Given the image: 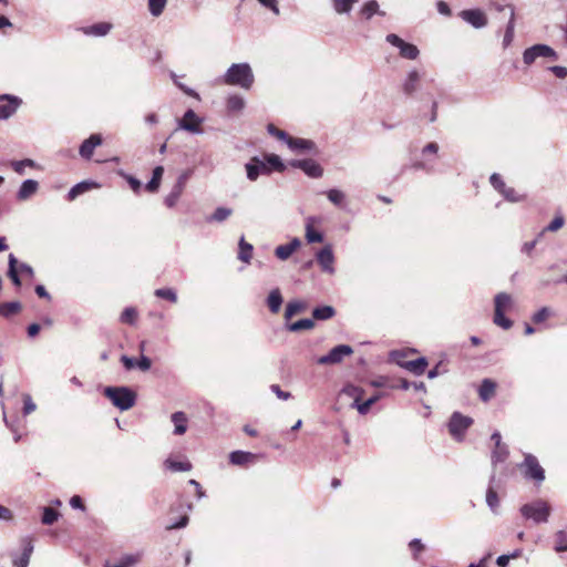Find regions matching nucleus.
<instances>
[{
  "label": "nucleus",
  "mask_w": 567,
  "mask_h": 567,
  "mask_svg": "<svg viewBox=\"0 0 567 567\" xmlns=\"http://www.w3.org/2000/svg\"><path fill=\"white\" fill-rule=\"evenodd\" d=\"M538 58H547L555 61L558 59V55L556 51L547 44H535L523 52V61L526 65L533 64Z\"/></svg>",
  "instance_id": "4"
},
{
  "label": "nucleus",
  "mask_w": 567,
  "mask_h": 567,
  "mask_svg": "<svg viewBox=\"0 0 567 567\" xmlns=\"http://www.w3.org/2000/svg\"><path fill=\"white\" fill-rule=\"evenodd\" d=\"M300 239L295 237L293 239L290 240V243L277 246L275 249V255L280 260H287L297 249L300 248Z\"/></svg>",
  "instance_id": "21"
},
{
  "label": "nucleus",
  "mask_w": 567,
  "mask_h": 567,
  "mask_svg": "<svg viewBox=\"0 0 567 567\" xmlns=\"http://www.w3.org/2000/svg\"><path fill=\"white\" fill-rule=\"evenodd\" d=\"M8 264H9V267H8V276H9V278L12 280L14 286L20 287L21 286V279H20V275H19L18 268H17L18 260L14 257L13 254L9 255V262Z\"/></svg>",
  "instance_id": "37"
},
{
  "label": "nucleus",
  "mask_w": 567,
  "mask_h": 567,
  "mask_svg": "<svg viewBox=\"0 0 567 567\" xmlns=\"http://www.w3.org/2000/svg\"><path fill=\"white\" fill-rule=\"evenodd\" d=\"M524 468V476L528 480L535 481L536 484H540L545 480V471L540 466L536 456L526 454L524 462L519 465Z\"/></svg>",
  "instance_id": "5"
},
{
  "label": "nucleus",
  "mask_w": 567,
  "mask_h": 567,
  "mask_svg": "<svg viewBox=\"0 0 567 567\" xmlns=\"http://www.w3.org/2000/svg\"><path fill=\"white\" fill-rule=\"evenodd\" d=\"M155 296L158 298L169 300L171 302H174V303L177 301V295H176L175 290H173L171 288L156 289Z\"/></svg>",
  "instance_id": "54"
},
{
  "label": "nucleus",
  "mask_w": 567,
  "mask_h": 567,
  "mask_svg": "<svg viewBox=\"0 0 567 567\" xmlns=\"http://www.w3.org/2000/svg\"><path fill=\"white\" fill-rule=\"evenodd\" d=\"M231 214H233V209L231 208H228V207H217L215 209V212L213 213V215H210L207 218V221H209V223H212V221L221 223V221L226 220L228 217H230Z\"/></svg>",
  "instance_id": "41"
},
{
  "label": "nucleus",
  "mask_w": 567,
  "mask_h": 567,
  "mask_svg": "<svg viewBox=\"0 0 567 567\" xmlns=\"http://www.w3.org/2000/svg\"><path fill=\"white\" fill-rule=\"evenodd\" d=\"M315 327V322L312 319L305 318L300 319L296 322H292L288 326V330L292 332L301 331V330H310Z\"/></svg>",
  "instance_id": "45"
},
{
  "label": "nucleus",
  "mask_w": 567,
  "mask_h": 567,
  "mask_svg": "<svg viewBox=\"0 0 567 567\" xmlns=\"http://www.w3.org/2000/svg\"><path fill=\"white\" fill-rule=\"evenodd\" d=\"M164 173L163 166H156L153 169V175L151 181L146 184V189L151 193L156 192L159 187L161 179Z\"/></svg>",
  "instance_id": "38"
},
{
  "label": "nucleus",
  "mask_w": 567,
  "mask_h": 567,
  "mask_svg": "<svg viewBox=\"0 0 567 567\" xmlns=\"http://www.w3.org/2000/svg\"><path fill=\"white\" fill-rule=\"evenodd\" d=\"M342 394L348 395L349 398H352L353 402L351 404V408L357 409V404H360V402L362 401L364 390L362 388L353 385V384H347L342 389Z\"/></svg>",
  "instance_id": "28"
},
{
  "label": "nucleus",
  "mask_w": 567,
  "mask_h": 567,
  "mask_svg": "<svg viewBox=\"0 0 567 567\" xmlns=\"http://www.w3.org/2000/svg\"><path fill=\"white\" fill-rule=\"evenodd\" d=\"M353 353V349L348 344H339L332 348L328 354L319 357L317 359V363L320 365H331L338 364L343 361V359Z\"/></svg>",
  "instance_id": "7"
},
{
  "label": "nucleus",
  "mask_w": 567,
  "mask_h": 567,
  "mask_svg": "<svg viewBox=\"0 0 567 567\" xmlns=\"http://www.w3.org/2000/svg\"><path fill=\"white\" fill-rule=\"evenodd\" d=\"M102 144V137L100 134H92L89 138H86L80 146V155L90 159L93 155L94 148Z\"/></svg>",
  "instance_id": "22"
},
{
  "label": "nucleus",
  "mask_w": 567,
  "mask_h": 567,
  "mask_svg": "<svg viewBox=\"0 0 567 567\" xmlns=\"http://www.w3.org/2000/svg\"><path fill=\"white\" fill-rule=\"evenodd\" d=\"M421 78L422 75L417 70H410L402 82L403 93L409 96L414 94L420 86Z\"/></svg>",
  "instance_id": "18"
},
{
  "label": "nucleus",
  "mask_w": 567,
  "mask_h": 567,
  "mask_svg": "<svg viewBox=\"0 0 567 567\" xmlns=\"http://www.w3.org/2000/svg\"><path fill=\"white\" fill-rule=\"evenodd\" d=\"M489 182L492 186L499 193L507 186L502 179V176L497 173L491 175Z\"/></svg>",
  "instance_id": "60"
},
{
  "label": "nucleus",
  "mask_w": 567,
  "mask_h": 567,
  "mask_svg": "<svg viewBox=\"0 0 567 567\" xmlns=\"http://www.w3.org/2000/svg\"><path fill=\"white\" fill-rule=\"evenodd\" d=\"M39 189V183L34 179H25L19 190L17 192L18 200H28L31 198Z\"/></svg>",
  "instance_id": "23"
},
{
  "label": "nucleus",
  "mask_w": 567,
  "mask_h": 567,
  "mask_svg": "<svg viewBox=\"0 0 567 567\" xmlns=\"http://www.w3.org/2000/svg\"><path fill=\"white\" fill-rule=\"evenodd\" d=\"M23 551L19 558H13V565L16 567H28L30 557L33 553V544L30 538H24L22 540Z\"/></svg>",
  "instance_id": "25"
},
{
  "label": "nucleus",
  "mask_w": 567,
  "mask_h": 567,
  "mask_svg": "<svg viewBox=\"0 0 567 567\" xmlns=\"http://www.w3.org/2000/svg\"><path fill=\"white\" fill-rule=\"evenodd\" d=\"M164 465L172 472H188L192 470V464L188 461H174L172 458H167L164 462Z\"/></svg>",
  "instance_id": "36"
},
{
  "label": "nucleus",
  "mask_w": 567,
  "mask_h": 567,
  "mask_svg": "<svg viewBox=\"0 0 567 567\" xmlns=\"http://www.w3.org/2000/svg\"><path fill=\"white\" fill-rule=\"evenodd\" d=\"M386 41L393 47L398 48L400 55L404 59L415 60L420 54V51L416 45L405 42L394 33L388 34Z\"/></svg>",
  "instance_id": "8"
},
{
  "label": "nucleus",
  "mask_w": 567,
  "mask_h": 567,
  "mask_svg": "<svg viewBox=\"0 0 567 567\" xmlns=\"http://www.w3.org/2000/svg\"><path fill=\"white\" fill-rule=\"evenodd\" d=\"M473 424V419L470 416H465L460 412H454L449 422V431L451 435L457 440L462 441L465 431Z\"/></svg>",
  "instance_id": "6"
},
{
  "label": "nucleus",
  "mask_w": 567,
  "mask_h": 567,
  "mask_svg": "<svg viewBox=\"0 0 567 567\" xmlns=\"http://www.w3.org/2000/svg\"><path fill=\"white\" fill-rule=\"evenodd\" d=\"M137 312L134 308H126L121 315V321L124 323L133 324L136 320Z\"/></svg>",
  "instance_id": "58"
},
{
  "label": "nucleus",
  "mask_w": 567,
  "mask_h": 567,
  "mask_svg": "<svg viewBox=\"0 0 567 567\" xmlns=\"http://www.w3.org/2000/svg\"><path fill=\"white\" fill-rule=\"evenodd\" d=\"M495 390H496V383L494 381H492L491 379H484L482 381L480 390H478L481 400L484 402L489 401L494 396Z\"/></svg>",
  "instance_id": "29"
},
{
  "label": "nucleus",
  "mask_w": 567,
  "mask_h": 567,
  "mask_svg": "<svg viewBox=\"0 0 567 567\" xmlns=\"http://www.w3.org/2000/svg\"><path fill=\"white\" fill-rule=\"evenodd\" d=\"M316 260L323 272L329 275H333L336 272V257L333 254V248L330 244H327L316 252Z\"/></svg>",
  "instance_id": "9"
},
{
  "label": "nucleus",
  "mask_w": 567,
  "mask_h": 567,
  "mask_svg": "<svg viewBox=\"0 0 567 567\" xmlns=\"http://www.w3.org/2000/svg\"><path fill=\"white\" fill-rule=\"evenodd\" d=\"M553 315V311L548 307H543L536 311L532 318L534 323H542Z\"/></svg>",
  "instance_id": "55"
},
{
  "label": "nucleus",
  "mask_w": 567,
  "mask_h": 567,
  "mask_svg": "<svg viewBox=\"0 0 567 567\" xmlns=\"http://www.w3.org/2000/svg\"><path fill=\"white\" fill-rule=\"evenodd\" d=\"M357 0H332L337 13H349Z\"/></svg>",
  "instance_id": "46"
},
{
  "label": "nucleus",
  "mask_w": 567,
  "mask_h": 567,
  "mask_svg": "<svg viewBox=\"0 0 567 567\" xmlns=\"http://www.w3.org/2000/svg\"><path fill=\"white\" fill-rule=\"evenodd\" d=\"M247 178L251 182L257 181L260 175H269L271 167L258 157H252L250 162L245 165Z\"/></svg>",
  "instance_id": "13"
},
{
  "label": "nucleus",
  "mask_w": 567,
  "mask_h": 567,
  "mask_svg": "<svg viewBox=\"0 0 567 567\" xmlns=\"http://www.w3.org/2000/svg\"><path fill=\"white\" fill-rule=\"evenodd\" d=\"M202 122L203 120L198 117L193 110H187L184 116L178 121V128L190 132L193 134H202Z\"/></svg>",
  "instance_id": "12"
},
{
  "label": "nucleus",
  "mask_w": 567,
  "mask_h": 567,
  "mask_svg": "<svg viewBox=\"0 0 567 567\" xmlns=\"http://www.w3.org/2000/svg\"><path fill=\"white\" fill-rule=\"evenodd\" d=\"M486 503H487L488 507L491 508V511L496 513V511L498 508L499 501H498L497 493L492 487H489L486 492Z\"/></svg>",
  "instance_id": "53"
},
{
  "label": "nucleus",
  "mask_w": 567,
  "mask_h": 567,
  "mask_svg": "<svg viewBox=\"0 0 567 567\" xmlns=\"http://www.w3.org/2000/svg\"><path fill=\"white\" fill-rule=\"evenodd\" d=\"M391 355L396 361V363L399 365L408 369L409 371H411L412 373H414L416 375H421L427 365L425 358H417V359L411 360V361H401V360H399V357H402V354L400 352L394 351V352H392Z\"/></svg>",
  "instance_id": "14"
},
{
  "label": "nucleus",
  "mask_w": 567,
  "mask_h": 567,
  "mask_svg": "<svg viewBox=\"0 0 567 567\" xmlns=\"http://www.w3.org/2000/svg\"><path fill=\"white\" fill-rule=\"evenodd\" d=\"M328 199L338 207H343L346 204V194L337 188L327 192Z\"/></svg>",
  "instance_id": "43"
},
{
  "label": "nucleus",
  "mask_w": 567,
  "mask_h": 567,
  "mask_svg": "<svg viewBox=\"0 0 567 567\" xmlns=\"http://www.w3.org/2000/svg\"><path fill=\"white\" fill-rule=\"evenodd\" d=\"M186 179H187L186 174H182L178 177L176 184L173 186L172 190L164 199V203L167 207L172 208L176 205V203L178 202V199L184 190Z\"/></svg>",
  "instance_id": "20"
},
{
  "label": "nucleus",
  "mask_w": 567,
  "mask_h": 567,
  "mask_svg": "<svg viewBox=\"0 0 567 567\" xmlns=\"http://www.w3.org/2000/svg\"><path fill=\"white\" fill-rule=\"evenodd\" d=\"M564 217L563 216H556L549 224L548 226L545 228V230H548V231H556L558 229H560L563 226H564Z\"/></svg>",
  "instance_id": "63"
},
{
  "label": "nucleus",
  "mask_w": 567,
  "mask_h": 567,
  "mask_svg": "<svg viewBox=\"0 0 567 567\" xmlns=\"http://www.w3.org/2000/svg\"><path fill=\"white\" fill-rule=\"evenodd\" d=\"M494 323L505 330L509 329L513 326V321L506 318L505 312L503 311H495Z\"/></svg>",
  "instance_id": "50"
},
{
  "label": "nucleus",
  "mask_w": 567,
  "mask_h": 567,
  "mask_svg": "<svg viewBox=\"0 0 567 567\" xmlns=\"http://www.w3.org/2000/svg\"><path fill=\"white\" fill-rule=\"evenodd\" d=\"M460 17L476 29L484 28L487 24V18L480 9L463 10Z\"/></svg>",
  "instance_id": "15"
},
{
  "label": "nucleus",
  "mask_w": 567,
  "mask_h": 567,
  "mask_svg": "<svg viewBox=\"0 0 567 567\" xmlns=\"http://www.w3.org/2000/svg\"><path fill=\"white\" fill-rule=\"evenodd\" d=\"M267 305L272 313L279 312L282 305V296L278 288H275L269 292Z\"/></svg>",
  "instance_id": "31"
},
{
  "label": "nucleus",
  "mask_w": 567,
  "mask_h": 567,
  "mask_svg": "<svg viewBox=\"0 0 567 567\" xmlns=\"http://www.w3.org/2000/svg\"><path fill=\"white\" fill-rule=\"evenodd\" d=\"M167 0H148V10L153 17L162 14L166 7Z\"/></svg>",
  "instance_id": "48"
},
{
  "label": "nucleus",
  "mask_w": 567,
  "mask_h": 567,
  "mask_svg": "<svg viewBox=\"0 0 567 567\" xmlns=\"http://www.w3.org/2000/svg\"><path fill=\"white\" fill-rule=\"evenodd\" d=\"M245 100L238 94H231L227 97L226 106L230 113H239L245 107Z\"/></svg>",
  "instance_id": "33"
},
{
  "label": "nucleus",
  "mask_w": 567,
  "mask_h": 567,
  "mask_svg": "<svg viewBox=\"0 0 567 567\" xmlns=\"http://www.w3.org/2000/svg\"><path fill=\"white\" fill-rule=\"evenodd\" d=\"M239 251H238V259L249 264L252 258V250L254 247L251 244L247 243L244 238V236L240 237L238 243Z\"/></svg>",
  "instance_id": "30"
},
{
  "label": "nucleus",
  "mask_w": 567,
  "mask_h": 567,
  "mask_svg": "<svg viewBox=\"0 0 567 567\" xmlns=\"http://www.w3.org/2000/svg\"><path fill=\"white\" fill-rule=\"evenodd\" d=\"M336 310L331 306L317 307L312 311V316L316 320H327L334 316Z\"/></svg>",
  "instance_id": "40"
},
{
  "label": "nucleus",
  "mask_w": 567,
  "mask_h": 567,
  "mask_svg": "<svg viewBox=\"0 0 567 567\" xmlns=\"http://www.w3.org/2000/svg\"><path fill=\"white\" fill-rule=\"evenodd\" d=\"M286 144L291 151L298 153H310L316 150V144L311 140L300 137L289 136Z\"/></svg>",
  "instance_id": "19"
},
{
  "label": "nucleus",
  "mask_w": 567,
  "mask_h": 567,
  "mask_svg": "<svg viewBox=\"0 0 567 567\" xmlns=\"http://www.w3.org/2000/svg\"><path fill=\"white\" fill-rule=\"evenodd\" d=\"M289 165L291 167L301 169L307 176L311 178H319L323 175V168L312 158L293 159L289 163Z\"/></svg>",
  "instance_id": "10"
},
{
  "label": "nucleus",
  "mask_w": 567,
  "mask_h": 567,
  "mask_svg": "<svg viewBox=\"0 0 567 567\" xmlns=\"http://www.w3.org/2000/svg\"><path fill=\"white\" fill-rule=\"evenodd\" d=\"M495 311H507L513 306L512 297L506 292H501L495 296Z\"/></svg>",
  "instance_id": "34"
},
{
  "label": "nucleus",
  "mask_w": 567,
  "mask_h": 567,
  "mask_svg": "<svg viewBox=\"0 0 567 567\" xmlns=\"http://www.w3.org/2000/svg\"><path fill=\"white\" fill-rule=\"evenodd\" d=\"M172 422L174 423V434L183 435L187 431V416L184 412L178 411L172 414Z\"/></svg>",
  "instance_id": "27"
},
{
  "label": "nucleus",
  "mask_w": 567,
  "mask_h": 567,
  "mask_svg": "<svg viewBox=\"0 0 567 567\" xmlns=\"http://www.w3.org/2000/svg\"><path fill=\"white\" fill-rule=\"evenodd\" d=\"M12 168L16 173L22 175L24 173L25 167H35V162L33 159H22V161H14L11 163Z\"/></svg>",
  "instance_id": "51"
},
{
  "label": "nucleus",
  "mask_w": 567,
  "mask_h": 567,
  "mask_svg": "<svg viewBox=\"0 0 567 567\" xmlns=\"http://www.w3.org/2000/svg\"><path fill=\"white\" fill-rule=\"evenodd\" d=\"M258 2L265 8L271 10L276 16H279L280 10L277 0H258Z\"/></svg>",
  "instance_id": "64"
},
{
  "label": "nucleus",
  "mask_w": 567,
  "mask_h": 567,
  "mask_svg": "<svg viewBox=\"0 0 567 567\" xmlns=\"http://www.w3.org/2000/svg\"><path fill=\"white\" fill-rule=\"evenodd\" d=\"M320 223L321 218L317 216H309L306 218L305 236L309 244L321 243L323 240V235L315 229V225H319Z\"/></svg>",
  "instance_id": "16"
},
{
  "label": "nucleus",
  "mask_w": 567,
  "mask_h": 567,
  "mask_svg": "<svg viewBox=\"0 0 567 567\" xmlns=\"http://www.w3.org/2000/svg\"><path fill=\"white\" fill-rule=\"evenodd\" d=\"M267 131L270 135L277 137L278 140L282 141L286 143V141L288 140L289 135L285 132V131H281L279 128H277L275 125L272 124H269L267 126Z\"/></svg>",
  "instance_id": "59"
},
{
  "label": "nucleus",
  "mask_w": 567,
  "mask_h": 567,
  "mask_svg": "<svg viewBox=\"0 0 567 567\" xmlns=\"http://www.w3.org/2000/svg\"><path fill=\"white\" fill-rule=\"evenodd\" d=\"M58 517L59 513L55 509L51 507H44L41 520L44 525H52L54 522L58 520Z\"/></svg>",
  "instance_id": "52"
},
{
  "label": "nucleus",
  "mask_w": 567,
  "mask_h": 567,
  "mask_svg": "<svg viewBox=\"0 0 567 567\" xmlns=\"http://www.w3.org/2000/svg\"><path fill=\"white\" fill-rule=\"evenodd\" d=\"M17 268H18L19 275H22L30 279H32L34 277V270L30 265H28L25 262H21V264H17Z\"/></svg>",
  "instance_id": "61"
},
{
  "label": "nucleus",
  "mask_w": 567,
  "mask_h": 567,
  "mask_svg": "<svg viewBox=\"0 0 567 567\" xmlns=\"http://www.w3.org/2000/svg\"><path fill=\"white\" fill-rule=\"evenodd\" d=\"M255 81L251 66L248 63L231 64L223 76V82L227 85L239 86L249 90Z\"/></svg>",
  "instance_id": "1"
},
{
  "label": "nucleus",
  "mask_w": 567,
  "mask_h": 567,
  "mask_svg": "<svg viewBox=\"0 0 567 567\" xmlns=\"http://www.w3.org/2000/svg\"><path fill=\"white\" fill-rule=\"evenodd\" d=\"M509 10V21L506 25L505 34L503 38V47L508 48L513 40H514V33H515V8L514 6H508Z\"/></svg>",
  "instance_id": "26"
},
{
  "label": "nucleus",
  "mask_w": 567,
  "mask_h": 567,
  "mask_svg": "<svg viewBox=\"0 0 567 567\" xmlns=\"http://www.w3.org/2000/svg\"><path fill=\"white\" fill-rule=\"evenodd\" d=\"M21 303L19 301L3 302L0 305V316L3 318H10L17 315L21 310Z\"/></svg>",
  "instance_id": "35"
},
{
  "label": "nucleus",
  "mask_w": 567,
  "mask_h": 567,
  "mask_svg": "<svg viewBox=\"0 0 567 567\" xmlns=\"http://www.w3.org/2000/svg\"><path fill=\"white\" fill-rule=\"evenodd\" d=\"M104 395L121 411L130 410L136 402L135 392L127 386H106Z\"/></svg>",
  "instance_id": "2"
},
{
  "label": "nucleus",
  "mask_w": 567,
  "mask_h": 567,
  "mask_svg": "<svg viewBox=\"0 0 567 567\" xmlns=\"http://www.w3.org/2000/svg\"><path fill=\"white\" fill-rule=\"evenodd\" d=\"M305 309V303L301 301H291L287 305L285 310L286 319H290L295 315L301 312Z\"/></svg>",
  "instance_id": "49"
},
{
  "label": "nucleus",
  "mask_w": 567,
  "mask_h": 567,
  "mask_svg": "<svg viewBox=\"0 0 567 567\" xmlns=\"http://www.w3.org/2000/svg\"><path fill=\"white\" fill-rule=\"evenodd\" d=\"M508 455V449L505 444H499V447L495 445V449L492 452V462L496 464L498 462H504Z\"/></svg>",
  "instance_id": "47"
},
{
  "label": "nucleus",
  "mask_w": 567,
  "mask_h": 567,
  "mask_svg": "<svg viewBox=\"0 0 567 567\" xmlns=\"http://www.w3.org/2000/svg\"><path fill=\"white\" fill-rule=\"evenodd\" d=\"M112 28H113V25L110 22H99V23L82 28V32L85 35H90V37H104L112 30Z\"/></svg>",
  "instance_id": "24"
},
{
  "label": "nucleus",
  "mask_w": 567,
  "mask_h": 567,
  "mask_svg": "<svg viewBox=\"0 0 567 567\" xmlns=\"http://www.w3.org/2000/svg\"><path fill=\"white\" fill-rule=\"evenodd\" d=\"M21 103L22 101L18 96L0 95V121L11 117L18 111Z\"/></svg>",
  "instance_id": "11"
},
{
  "label": "nucleus",
  "mask_w": 567,
  "mask_h": 567,
  "mask_svg": "<svg viewBox=\"0 0 567 567\" xmlns=\"http://www.w3.org/2000/svg\"><path fill=\"white\" fill-rule=\"evenodd\" d=\"M254 458L255 455L252 453L245 451H234L229 454V461L234 465H245Z\"/></svg>",
  "instance_id": "32"
},
{
  "label": "nucleus",
  "mask_w": 567,
  "mask_h": 567,
  "mask_svg": "<svg viewBox=\"0 0 567 567\" xmlns=\"http://www.w3.org/2000/svg\"><path fill=\"white\" fill-rule=\"evenodd\" d=\"M143 558V551H135L122 555L114 561H106L104 567H134Z\"/></svg>",
  "instance_id": "17"
},
{
  "label": "nucleus",
  "mask_w": 567,
  "mask_h": 567,
  "mask_svg": "<svg viewBox=\"0 0 567 567\" xmlns=\"http://www.w3.org/2000/svg\"><path fill=\"white\" fill-rule=\"evenodd\" d=\"M501 194L504 196V198L512 203H517L523 200V196L518 195L517 192L513 187L506 186Z\"/></svg>",
  "instance_id": "56"
},
{
  "label": "nucleus",
  "mask_w": 567,
  "mask_h": 567,
  "mask_svg": "<svg viewBox=\"0 0 567 567\" xmlns=\"http://www.w3.org/2000/svg\"><path fill=\"white\" fill-rule=\"evenodd\" d=\"M382 396H383L382 393H377V394L370 396L368 400L361 401L360 404H357V411L361 415L368 414V412L370 411V408L374 403H377Z\"/></svg>",
  "instance_id": "42"
},
{
  "label": "nucleus",
  "mask_w": 567,
  "mask_h": 567,
  "mask_svg": "<svg viewBox=\"0 0 567 567\" xmlns=\"http://www.w3.org/2000/svg\"><path fill=\"white\" fill-rule=\"evenodd\" d=\"M266 164L271 166L274 169L278 172H282L285 169V165L280 157L276 154H270L266 157Z\"/></svg>",
  "instance_id": "57"
},
{
  "label": "nucleus",
  "mask_w": 567,
  "mask_h": 567,
  "mask_svg": "<svg viewBox=\"0 0 567 567\" xmlns=\"http://www.w3.org/2000/svg\"><path fill=\"white\" fill-rule=\"evenodd\" d=\"M93 186H95V184L91 182H81L74 185L68 193V199L74 200L79 195L87 192Z\"/></svg>",
  "instance_id": "39"
},
{
  "label": "nucleus",
  "mask_w": 567,
  "mask_h": 567,
  "mask_svg": "<svg viewBox=\"0 0 567 567\" xmlns=\"http://www.w3.org/2000/svg\"><path fill=\"white\" fill-rule=\"evenodd\" d=\"M384 16V12L379 11V3L375 0L368 1L361 9V14L365 19H371L373 14Z\"/></svg>",
  "instance_id": "44"
},
{
  "label": "nucleus",
  "mask_w": 567,
  "mask_h": 567,
  "mask_svg": "<svg viewBox=\"0 0 567 567\" xmlns=\"http://www.w3.org/2000/svg\"><path fill=\"white\" fill-rule=\"evenodd\" d=\"M522 515L532 519L535 523H546L548 520V516L550 513V507L548 504L542 499H538L532 504H526L520 508Z\"/></svg>",
  "instance_id": "3"
},
{
  "label": "nucleus",
  "mask_w": 567,
  "mask_h": 567,
  "mask_svg": "<svg viewBox=\"0 0 567 567\" xmlns=\"http://www.w3.org/2000/svg\"><path fill=\"white\" fill-rule=\"evenodd\" d=\"M37 405L33 403L29 394H23V414L28 415L35 411Z\"/></svg>",
  "instance_id": "62"
}]
</instances>
